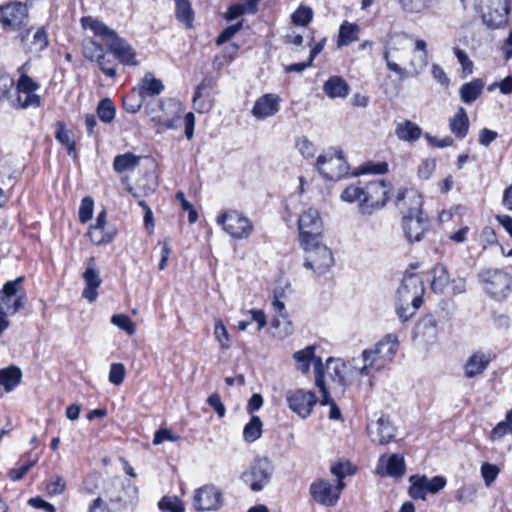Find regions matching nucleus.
Masks as SVG:
<instances>
[{
  "instance_id": "obj_16",
  "label": "nucleus",
  "mask_w": 512,
  "mask_h": 512,
  "mask_svg": "<svg viewBox=\"0 0 512 512\" xmlns=\"http://www.w3.org/2000/svg\"><path fill=\"white\" fill-rule=\"evenodd\" d=\"M223 505V493L213 484L197 488L193 495V507L197 511H217Z\"/></svg>"
},
{
  "instance_id": "obj_41",
  "label": "nucleus",
  "mask_w": 512,
  "mask_h": 512,
  "mask_svg": "<svg viewBox=\"0 0 512 512\" xmlns=\"http://www.w3.org/2000/svg\"><path fill=\"white\" fill-rule=\"evenodd\" d=\"M262 421L259 416L252 415L250 421L244 426L243 438L246 442L252 443L262 435Z\"/></svg>"
},
{
  "instance_id": "obj_11",
  "label": "nucleus",
  "mask_w": 512,
  "mask_h": 512,
  "mask_svg": "<svg viewBox=\"0 0 512 512\" xmlns=\"http://www.w3.org/2000/svg\"><path fill=\"white\" fill-rule=\"evenodd\" d=\"M343 486L331 482L326 478H317L309 486L311 498L319 505L324 507H334L337 505Z\"/></svg>"
},
{
  "instance_id": "obj_28",
  "label": "nucleus",
  "mask_w": 512,
  "mask_h": 512,
  "mask_svg": "<svg viewBox=\"0 0 512 512\" xmlns=\"http://www.w3.org/2000/svg\"><path fill=\"white\" fill-rule=\"evenodd\" d=\"M485 83L481 78H475L464 83L459 90L460 99L464 104H472L483 93Z\"/></svg>"
},
{
  "instance_id": "obj_5",
  "label": "nucleus",
  "mask_w": 512,
  "mask_h": 512,
  "mask_svg": "<svg viewBox=\"0 0 512 512\" xmlns=\"http://www.w3.org/2000/svg\"><path fill=\"white\" fill-rule=\"evenodd\" d=\"M105 493L115 511L125 510L138 500V487L130 479H112Z\"/></svg>"
},
{
  "instance_id": "obj_29",
  "label": "nucleus",
  "mask_w": 512,
  "mask_h": 512,
  "mask_svg": "<svg viewBox=\"0 0 512 512\" xmlns=\"http://www.w3.org/2000/svg\"><path fill=\"white\" fill-rule=\"evenodd\" d=\"M431 274L430 286L432 291L437 294H444L451 281L447 267L438 263L431 269Z\"/></svg>"
},
{
  "instance_id": "obj_17",
  "label": "nucleus",
  "mask_w": 512,
  "mask_h": 512,
  "mask_svg": "<svg viewBox=\"0 0 512 512\" xmlns=\"http://www.w3.org/2000/svg\"><path fill=\"white\" fill-rule=\"evenodd\" d=\"M289 408L302 418L310 416L318 398L313 391L296 389L289 391L286 396Z\"/></svg>"
},
{
  "instance_id": "obj_57",
  "label": "nucleus",
  "mask_w": 512,
  "mask_h": 512,
  "mask_svg": "<svg viewBox=\"0 0 512 512\" xmlns=\"http://www.w3.org/2000/svg\"><path fill=\"white\" fill-rule=\"evenodd\" d=\"M55 138L63 146L68 145L74 140L72 138V131L66 128V124L63 121L55 123Z\"/></svg>"
},
{
  "instance_id": "obj_3",
  "label": "nucleus",
  "mask_w": 512,
  "mask_h": 512,
  "mask_svg": "<svg viewBox=\"0 0 512 512\" xmlns=\"http://www.w3.org/2000/svg\"><path fill=\"white\" fill-rule=\"evenodd\" d=\"M412 202L410 214L402 216V229L409 243L420 242L429 230L430 223L427 215L423 213V198L420 193H409Z\"/></svg>"
},
{
  "instance_id": "obj_26",
  "label": "nucleus",
  "mask_w": 512,
  "mask_h": 512,
  "mask_svg": "<svg viewBox=\"0 0 512 512\" xmlns=\"http://www.w3.org/2000/svg\"><path fill=\"white\" fill-rule=\"evenodd\" d=\"M469 118L466 110L459 107L453 117L449 120V129L457 139H464L469 131Z\"/></svg>"
},
{
  "instance_id": "obj_35",
  "label": "nucleus",
  "mask_w": 512,
  "mask_h": 512,
  "mask_svg": "<svg viewBox=\"0 0 512 512\" xmlns=\"http://www.w3.org/2000/svg\"><path fill=\"white\" fill-rule=\"evenodd\" d=\"M315 385L321 393L320 404L322 406L331 405L335 401L330 397V393L325 384V374L322 359L315 361Z\"/></svg>"
},
{
  "instance_id": "obj_23",
  "label": "nucleus",
  "mask_w": 512,
  "mask_h": 512,
  "mask_svg": "<svg viewBox=\"0 0 512 512\" xmlns=\"http://www.w3.org/2000/svg\"><path fill=\"white\" fill-rule=\"evenodd\" d=\"M81 25L84 29H90L95 36L106 40L107 43L113 42L119 36L115 30L108 27L103 21L91 16L82 17Z\"/></svg>"
},
{
  "instance_id": "obj_14",
  "label": "nucleus",
  "mask_w": 512,
  "mask_h": 512,
  "mask_svg": "<svg viewBox=\"0 0 512 512\" xmlns=\"http://www.w3.org/2000/svg\"><path fill=\"white\" fill-rule=\"evenodd\" d=\"M24 280V276H19L14 280L7 281L0 290V305H5L10 315L18 313L25 307L26 293L20 292V286Z\"/></svg>"
},
{
  "instance_id": "obj_60",
  "label": "nucleus",
  "mask_w": 512,
  "mask_h": 512,
  "mask_svg": "<svg viewBox=\"0 0 512 512\" xmlns=\"http://www.w3.org/2000/svg\"><path fill=\"white\" fill-rule=\"evenodd\" d=\"M66 489V482L61 476L52 477L46 484V490L49 495H60Z\"/></svg>"
},
{
  "instance_id": "obj_6",
  "label": "nucleus",
  "mask_w": 512,
  "mask_h": 512,
  "mask_svg": "<svg viewBox=\"0 0 512 512\" xmlns=\"http://www.w3.org/2000/svg\"><path fill=\"white\" fill-rule=\"evenodd\" d=\"M399 347L397 336L394 334H387L381 339L373 349H365L362 352L364 362H369V365L375 367V370H381L388 363H390Z\"/></svg>"
},
{
  "instance_id": "obj_1",
  "label": "nucleus",
  "mask_w": 512,
  "mask_h": 512,
  "mask_svg": "<svg viewBox=\"0 0 512 512\" xmlns=\"http://www.w3.org/2000/svg\"><path fill=\"white\" fill-rule=\"evenodd\" d=\"M391 192V184L384 180H372L365 184L347 186L340 199L346 203H357L358 212L363 216H371L386 206Z\"/></svg>"
},
{
  "instance_id": "obj_36",
  "label": "nucleus",
  "mask_w": 512,
  "mask_h": 512,
  "mask_svg": "<svg viewBox=\"0 0 512 512\" xmlns=\"http://www.w3.org/2000/svg\"><path fill=\"white\" fill-rule=\"evenodd\" d=\"M141 157L131 152L119 154L113 160V169L117 173L134 170L140 163Z\"/></svg>"
},
{
  "instance_id": "obj_51",
  "label": "nucleus",
  "mask_w": 512,
  "mask_h": 512,
  "mask_svg": "<svg viewBox=\"0 0 512 512\" xmlns=\"http://www.w3.org/2000/svg\"><path fill=\"white\" fill-rule=\"evenodd\" d=\"M111 323L119 329L125 331L128 335L136 332V327L131 318L126 314H115L111 317Z\"/></svg>"
},
{
  "instance_id": "obj_4",
  "label": "nucleus",
  "mask_w": 512,
  "mask_h": 512,
  "mask_svg": "<svg viewBox=\"0 0 512 512\" xmlns=\"http://www.w3.org/2000/svg\"><path fill=\"white\" fill-rule=\"evenodd\" d=\"M477 277L484 291L495 301H504L512 292V275L505 269L484 268Z\"/></svg>"
},
{
  "instance_id": "obj_10",
  "label": "nucleus",
  "mask_w": 512,
  "mask_h": 512,
  "mask_svg": "<svg viewBox=\"0 0 512 512\" xmlns=\"http://www.w3.org/2000/svg\"><path fill=\"white\" fill-rule=\"evenodd\" d=\"M481 17L489 28L497 29L508 23L510 0H480Z\"/></svg>"
},
{
  "instance_id": "obj_44",
  "label": "nucleus",
  "mask_w": 512,
  "mask_h": 512,
  "mask_svg": "<svg viewBox=\"0 0 512 512\" xmlns=\"http://www.w3.org/2000/svg\"><path fill=\"white\" fill-rule=\"evenodd\" d=\"M145 98L139 95L133 87L131 91L123 98V108L126 112L135 114L140 111L144 104Z\"/></svg>"
},
{
  "instance_id": "obj_43",
  "label": "nucleus",
  "mask_w": 512,
  "mask_h": 512,
  "mask_svg": "<svg viewBox=\"0 0 512 512\" xmlns=\"http://www.w3.org/2000/svg\"><path fill=\"white\" fill-rule=\"evenodd\" d=\"M97 116L104 123H111L116 115V107L110 98H104L97 105Z\"/></svg>"
},
{
  "instance_id": "obj_39",
  "label": "nucleus",
  "mask_w": 512,
  "mask_h": 512,
  "mask_svg": "<svg viewBox=\"0 0 512 512\" xmlns=\"http://www.w3.org/2000/svg\"><path fill=\"white\" fill-rule=\"evenodd\" d=\"M176 9V19L183 23L186 28H192L194 21V12L189 0H174Z\"/></svg>"
},
{
  "instance_id": "obj_58",
  "label": "nucleus",
  "mask_w": 512,
  "mask_h": 512,
  "mask_svg": "<svg viewBox=\"0 0 512 512\" xmlns=\"http://www.w3.org/2000/svg\"><path fill=\"white\" fill-rule=\"evenodd\" d=\"M37 459L27 460L25 463L21 464L19 467L12 468L8 472V476L12 481L21 480L28 471L36 464Z\"/></svg>"
},
{
  "instance_id": "obj_31",
  "label": "nucleus",
  "mask_w": 512,
  "mask_h": 512,
  "mask_svg": "<svg viewBox=\"0 0 512 512\" xmlns=\"http://www.w3.org/2000/svg\"><path fill=\"white\" fill-rule=\"evenodd\" d=\"M21 379L22 371L15 365L0 369V386H3L6 392L13 391L20 384Z\"/></svg>"
},
{
  "instance_id": "obj_2",
  "label": "nucleus",
  "mask_w": 512,
  "mask_h": 512,
  "mask_svg": "<svg viewBox=\"0 0 512 512\" xmlns=\"http://www.w3.org/2000/svg\"><path fill=\"white\" fill-rule=\"evenodd\" d=\"M424 285L417 273H405L397 290L396 313L403 321H408L423 303Z\"/></svg>"
},
{
  "instance_id": "obj_8",
  "label": "nucleus",
  "mask_w": 512,
  "mask_h": 512,
  "mask_svg": "<svg viewBox=\"0 0 512 512\" xmlns=\"http://www.w3.org/2000/svg\"><path fill=\"white\" fill-rule=\"evenodd\" d=\"M274 466L267 457H256L245 470L241 479L254 492L261 491L271 480Z\"/></svg>"
},
{
  "instance_id": "obj_20",
  "label": "nucleus",
  "mask_w": 512,
  "mask_h": 512,
  "mask_svg": "<svg viewBox=\"0 0 512 512\" xmlns=\"http://www.w3.org/2000/svg\"><path fill=\"white\" fill-rule=\"evenodd\" d=\"M107 49L125 66H137L135 49L122 37L118 36L113 42L107 43Z\"/></svg>"
},
{
  "instance_id": "obj_12",
  "label": "nucleus",
  "mask_w": 512,
  "mask_h": 512,
  "mask_svg": "<svg viewBox=\"0 0 512 512\" xmlns=\"http://www.w3.org/2000/svg\"><path fill=\"white\" fill-rule=\"evenodd\" d=\"M316 165L323 178L330 181L341 179L348 174L349 170V166L341 151L319 155Z\"/></svg>"
},
{
  "instance_id": "obj_53",
  "label": "nucleus",
  "mask_w": 512,
  "mask_h": 512,
  "mask_svg": "<svg viewBox=\"0 0 512 512\" xmlns=\"http://www.w3.org/2000/svg\"><path fill=\"white\" fill-rule=\"evenodd\" d=\"M14 86V79L0 67V101L7 98L11 99L10 91Z\"/></svg>"
},
{
  "instance_id": "obj_48",
  "label": "nucleus",
  "mask_w": 512,
  "mask_h": 512,
  "mask_svg": "<svg viewBox=\"0 0 512 512\" xmlns=\"http://www.w3.org/2000/svg\"><path fill=\"white\" fill-rule=\"evenodd\" d=\"M415 52H419L418 55L414 56L411 64L415 67L422 69L428 64V51L426 42L422 39H417L415 42Z\"/></svg>"
},
{
  "instance_id": "obj_9",
  "label": "nucleus",
  "mask_w": 512,
  "mask_h": 512,
  "mask_svg": "<svg viewBox=\"0 0 512 512\" xmlns=\"http://www.w3.org/2000/svg\"><path fill=\"white\" fill-rule=\"evenodd\" d=\"M217 224L235 239H246L253 232V224L249 218L237 210L224 211L217 216Z\"/></svg>"
},
{
  "instance_id": "obj_25",
  "label": "nucleus",
  "mask_w": 512,
  "mask_h": 512,
  "mask_svg": "<svg viewBox=\"0 0 512 512\" xmlns=\"http://www.w3.org/2000/svg\"><path fill=\"white\" fill-rule=\"evenodd\" d=\"M141 97H155L164 91V84L160 79L154 77L151 72H147L140 80L139 84L134 87Z\"/></svg>"
},
{
  "instance_id": "obj_30",
  "label": "nucleus",
  "mask_w": 512,
  "mask_h": 512,
  "mask_svg": "<svg viewBox=\"0 0 512 512\" xmlns=\"http://www.w3.org/2000/svg\"><path fill=\"white\" fill-rule=\"evenodd\" d=\"M416 332L418 335L423 337L426 342L435 341L438 335L437 320L435 316L432 314L423 316L416 326Z\"/></svg>"
},
{
  "instance_id": "obj_50",
  "label": "nucleus",
  "mask_w": 512,
  "mask_h": 512,
  "mask_svg": "<svg viewBox=\"0 0 512 512\" xmlns=\"http://www.w3.org/2000/svg\"><path fill=\"white\" fill-rule=\"evenodd\" d=\"M242 28H243V21H239L235 24L227 26L216 37L215 44L217 46H222L223 44L230 41Z\"/></svg>"
},
{
  "instance_id": "obj_49",
  "label": "nucleus",
  "mask_w": 512,
  "mask_h": 512,
  "mask_svg": "<svg viewBox=\"0 0 512 512\" xmlns=\"http://www.w3.org/2000/svg\"><path fill=\"white\" fill-rule=\"evenodd\" d=\"M39 87V83L33 80L29 75L22 74L16 84V94L36 92Z\"/></svg>"
},
{
  "instance_id": "obj_7",
  "label": "nucleus",
  "mask_w": 512,
  "mask_h": 512,
  "mask_svg": "<svg viewBox=\"0 0 512 512\" xmlns=\"http://www.w3.org/2000/svg\"><path fill=\"white\" fill-rule=\"evenodd\" d=\"M306 252L304 266L318 275L326 273L334 264L332 251L321 243V239L312 243H301Z\"/></svg>"
},
{
  "instance_id": "obj_45",
  "label": "nucleus",
  "mask_w": 512,
  "mask_h": 512,
  "mask_svg": "<svg viewBox=\"0 0 512 512\" xmlns=\"http://www.w3.org/2000/svg\"><path fill=\"white\" fill-rule=\"evenodd\" d=\"M85 284L88 286H100L102 279L99 275V271L96 269L95 258L90 257L87 261V267L82 275Z\"/></svg>"
},
{
  "instance_id": "obj_34",
  "label": "nucleus",
  "mask_w": 512,
  "mask_h": 512,
  "mask_svg": "<svg viewBox=\"0 0 512 512\" xmlns=\"http://www.w3.org/2000/svg\"><path fill=\"white\" fill-rule=\"evenodd\" d=\"M293 358L297 363V368L303 374H307L310 370L311 363L315 365V361L317 359H321L320 357L315 356V347L310 345L305 347L302 350L296 351L293 354Z\"/></svg>"
},
{
  "instance_id": "obj_21",
  "label": "nucleus",
  "mask_w": 512,
  "mask_h": 512,
  "mask_svg": "<svg viewBox=\"0 0 512 512\" xmlns=\"http://www.w3.org/2000/svg\"><path fill=\"white\" fill-rule=\"evenodd\" d=\"M280 97L268 93L259 97L252 108V115L258 120H264L275 115L280 110Z\"/></svg>"
},
{
  "instance_id": "obj_42",
  "label": "nucleus",
  "mask_w": 512,
  "mask_h": 512,
  "mask_svg": "<svg viewBox=\"0 0 512 512\" xmlns=\"http://www.w3.org/2000/svg\"><path fill=\"white\" fill-rule=\"evenodd\" d=\"M41 104V97L35 92L25 93L24 98L21 94H16L15 97L11 99V106L16 109H26L29 107L38 108Z\"/></svg>"
},
{
  "instance_id": "obj_24",
  "label": "nucleus",
  "mask_w": 512,
  "mask_h": 512,
  "mask_svg": "<svg viewBox=\"0 0 512 512\" xmlns=\"http://www.w3.org/2000/svg\"><path fill=\"white\" fill-rule=\"evenodd\" d=\"M491 361L492 357L490 355L480 351L475 352L467 359L464 365L465 376L470 379L481 374L486 370Z\"/></svg>"
},
{
  "instance_id": "obj_55",
  "label": "nucleus",
  "mask_w": 512,
  "mask_h": 512,
  "mask_svg": "<svg viewBox=\"0 0 512 512\" xmlns=\"http://www.w3.org/2000/svg\"><path fill=\"white\" fill-rule=\"evenodd\" d=\"M214 335L222 349H228L230 347L229 333L220 319L215 322Z\"/></svg>"
},
{
  "instance_id": "obj_27",
  "label": "nucleus",
  "mask_w": 512,
  "mask_h": 512,
  "mask_svg": "<svg viewBox=\"0 0 512 512\" xmlns=\"http://www.w3.org/2000/svg\"><path fill=\"white\" fill-rule=\"evenodd\" d=\"M323 91L329 98H345L350 92V86L340 76H331L323 85Z\"/></svg>"
},
{
  "instance_id": "obj_19",
  "label": "nucleus",
  "mask_w": 512,
  "mask_h": 512,
  "mask_svg": "<svg viewBox=\"0 0 512 512\" xmlns=\"http://www.w3.org/2000/svg\"><path fill=\"white\" fill-rule=\"evenodd\" d=\"M217 87V79L213 75H206L196 86L192 98L194 108L199 113L208 112L212 108L210 97Z\"/></svg>"
},
{
  "instance_id": "obj_15",
  "label": "nucleus",
  "mask_w": 512,
  "mask_h": 512,
  "mask_svg": "<svg viewBox=\"0 0 512 512\" xmlns=\"http://www.w3.org/2000/svg\"><path fill=\"white\" fill-rule=\"evenodd\" d=\"M300 243H312L322 237L323 222L318 210L309 208L298 219Z\"/></svg>"
},
{
  "instance_id": "obj_37",
  "label": "nucleus",
  "mask_w": 512,
  "mask_h": 512,
  "mask_svg": "<svg viewBox=\"0 0 512 512\" xmlns=\"http://www.w3.org/2000/svg\"><path fill=\"white\" fill-rule=\"evenodd\" d=\"M411 483L408 494L414 500H425L427 493H429L427 484L428 477L426 475H412L409 478Z\"/></svg>"
},
{
  "instance_id": "obj_59",
  "label": "nucleus",
  "mask_w": 512,
  "mask_h": 512,
  "mask_svg": "<svg viewBox=\"0 0 512 512\" xmlns=\"http://www.w3.org/2000/svg\"><path fill=\"white\" fill-rule=\"evenodd\" d=\"M499 473L500 469L495 464L486 462L481 466V475L486 486H490L496 480Z\"/></svg>"
},
{
  "instance_id": "obj_52",
  "label": "nucleus",
  "mask_w": 512,
  "mask_h": 512,
  "mask_svg": "<svg viewBox=\"0 0 512 512\" xmlns=\"http://www.w3.org/2000/svg\"><path fill=\"white\" fill-rule=\"evenodd\" d=\"M291 19L295 25L306 26L313 19V11L309 7L300 6L293 12Z\"/></svg>"
},
{
  "instance_id": "obj_56",
  "label": "nucleus",
  "mask_w": 512,
  "mask_h": 512,
  "mask_svg": "<svg viewBox=\"0 0 512 512\" xmlns=\"http://www.w3.org/2000/svg\"><path fill=\"white\" fill-rule=\"evenodd\" d=\"M94 201L91 197H84L79 207V220L81 223H86L91 220L93 216Z\"/></svg>"
},
{
  "instance_id": "obj_33",
  "label": "nucleus",
  "mask_w": 512,
  "mask_h": 512,
  "mask_svg": "<svg viewBox=\"0 0 512 512\" xmlns=\"http://www.w3.org/2000/svg\"><path fill=\"white\" fill-rule=\"evenodd\" d=\"M395 134L402 141L415 142L421 137L422 129L416 123L405 120L397 125Z\"/></svg>"
},
{
  "instance_id": "obj_54",
  "label": "nucleus",
  "mask_w": 512,
  "mask_h": 512,
  "mask_svg": "<svg viewBox=\"0 0 512 512\" xmlns=\"http://www.w3.org/2000/svg\"><path fill=\"white\" fill-rule=\"evenodd\" d=\"M388 172L387 162H366L359 167V174H376L381 175Z\"/></svg>"
},
{
  "instance_id": "obj_32",
  "label": "nucleus",
  "mask_w": 512,
  "mask_h": 512,
  "mask_svg": "<svg viewBox=\"0 0 512 512\" xmlns=\"http://www.w3.org/2000/svg\"><path fill=\"white\" fill-rule=\"evenodd\" d=\"M117 230L114 226H91L88 236L95 245H104L114 240Z\"/></svg>"
},
{
  "instance_id": "obj_38",
  "label": "nucleus",
  "mask_w": 512,
  "mask_h": 512,
  "mask_svg": "<svg viewBox=\"0 0 512 512\" xmlns=\"http://www.w3.org/2000/svg\"><path fill=\"white\" fill-rule=\"evenodd\" d=\"M359 31L360 28L357 24L344 21L339 28L338 47L348 46L358 40Z\"/></svg>"
},
{
  "instance_id": "obj_64",
  "label": "nucleus",
  "mask_w": 512,
  "mask_h": 512,
  "mask_svg": "<svg viewBox=\"0 0 512 512\" xmlns=\"http://www.w3.org/2000/svg\"><path fill=\"white\" fill-rule=\"evenodd\" d=\"M244 14H248V6L245 4L236 3L230 5L227 8L224 17L227 21H232Z\"/></svg>"
},
{
  "instance_id": "obj_13",
  "label": "nucleus",
  "mask_w": 512,
  "mask_h": 512,
  "mask_svg": "<svg viewBox=\"0 0 512 512\" xmlns=\"http://www.w3.org/2000/svg\"><path fill=\"white\" fill-rule=\"evenodd\" d=\"M0 23L5 30L18 31L29 24L27 5L15 1L0 6Z\"/></svg>"
},
{
  "instance_id": "obj_40",
  "label": "nucleus",
  "mask_w": 512,
  "mask_h": 512,
  "mask_svg": "<svg viewBox=\"0 0 512 512\" xmlns=\"http://www.w3.org/2000/svg\"><path fill=\"white\" fill-rule=\"evenodd\" d=\"M405 461L403 456L392 454L386 460L385 473L394 478H400L405 474Z\"/></svg>"
},
{
  "instance_id": "obj_61",
  "label": "nucleus",
  "mask_w": 512,
  "mask_h": 512,
  "mask_svg": "<svg viewBox=\"0 0 512 512\" xmlns=\"http://www.w3.org/2000/svg\"><path fill=\"white\" fill-rule=\"evenodd\" d=\"M31 44L35 47V50L37 51H43L48 47L49 41L47 31L44 26L38 28L35 31Z\"/></svg>"
},
{
  "instance_id": "obj_18",
  "label": "nucleus",
  "mask_w": 512,
  "mask_h": 512,
  "mask_svg": "<svg viewBox=\"0 0 512 512\" xmlns=\"http://www.w3.org/2000/svg\"><path fill=\"white\" fill-rule=\"evenodd\" d=\"M396 427L388 415H381L375 422L367 425V432L372 442L386 445L395 440Z\"/></svg>"
},
{
  "instance_id": "obj_22",
  "label": "nucleus",
  "mask_w": 512,
  "mask_h": 512,
  "mask_svg": "<svg viewBox=\"0 0 512 512\" xmlns=\"http://www.w3.org/2000/svg\"><path fill=\"white\" fill-rule=\"evenodd\" d=\"M326 367L332 382L335 383L342 392H344L347 386L349 366L339 359L330 357L327 359Z\"/></svg>"
},
{
  "instance_id": "obj_62",
  "label": "nucleus",
  "mask_w": 512,
  "mask_h": 512,
  "mask_svg": "<svg viewBox=\"0 0 512 512\" xmlns=\"http://www.w3.org/2000/svg\"><path fill=\"white\" fill-rule=\"evenodd\" d=\"M125 378V367L122 363H113L110 366L109 381L114 385H120Z\"/></svg>"
},
{
  "instance_id": "obj_63",
  "label": "nucleus",
  "mask_w": 512,
  "mask_h": 512,
  "mask_svg": "<svg viewBox=\"0 0 512 512\" xmlns=\"http://www.w3.org/2000/svg\"><path fill=\"white\" fill-rule=\"evenodd\" d=\"M453 53L461 64L463 72L465 74H471L473 72V62L469 59L467 53L459 47H454Z\"/></svg>"
},
{
  "instance_id": "obj_46",
  "label": "nucleus",
  "mask_w": 512,
  "mask_h": 512,
  "mask_svg": "<svg viewBox=\"0 0 512 512\" xmlns=\"http://www.w3.org/2000/svg\"><path fill=\"white\" fill-rule=\"evenodd\" d=\"M410 192L418 193V191L414 189H403L400 190L396 196L395 205L399 209L402 216H404V214H410V212H412V202L411 199L409 198Z\"/></svg>"
},
{
  "instance_id": "obj_47",
  "label": "nucleus",
  "mask_w": 512,
  "mask_h": 512,
  "mask_svg": "<svg viewBox=\"0 0 512 512\" xmlns=\"http://www.w3.org/2000/svg\"><path fill=\"white\" fill-rule=\"evenodd\" d=\"M84 55L90 61H98L103 59L104 47L93 39H89L84 44Z\"/></svg>"
}]
</instances>
